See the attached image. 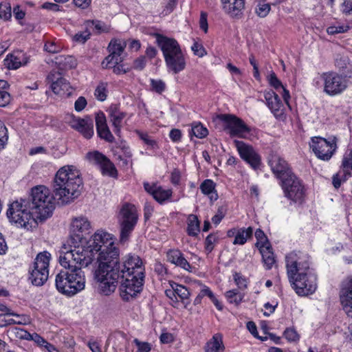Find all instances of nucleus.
Here are the masks:
<instances>
[{
  "label": "nucleus",
  "instance_id": "f257e3e1",
  "mask_svg": "<svg viewBox=\"0 0 352 352\" xmlns=\"http://www.w3.org/2000/svg\"><path fill=\"white\" fill-rule=\"evenodd\" d=\"M98 268L94 272V279L98 283L100 294L109 296L116 291L121 270L119 249L114 243L106 245L98 251Z\"/></svg>",
  "mask_w": 352,
  "mask_h": 352
},
{
  "label": "nucleus",
  "instance_id": "f03ea898",
  "mask_svg": "<svg viewBox=\"0 0 352 352\" xmlns=\"http://www.w3.org/2000/svg\"><path fill=\"white\" fill-rule=\"evenodd\" d=\"M287 274L292 287L299 296L312 294L317 288V277L309 266V258L291 252L285 257Z\"/></svg>",
  "mask_w": 352,
  "mask_h": 352
},
{
  "label": "nucleus",
  "instance_id": "7ed1b4c3",
  "mask_svg": "<svg viewBox=\"0 0 352 352\" xmlns=\"http://www.w3.org/2000/svg\"><path fill=\"white\" fill-rule=\"evenodd\" d=\"M82 189V179L79 170L67 165L56 172L53 183L55 198L62 204H68L78 198Z\"/></svg>",
  "mask_w": 352,
  "mask_h": 352
},
{
  "label": "nucleus",
  "instance_id": "20e7f679",
  "mask_svg": "<svg viewBox=\"0 0 352 352\" xmlns=\"http://www.w3.org/2000/svg\"><path fill=\"white\" fill-rule=\"evenodd\" d=\"M91 246L89 241L72 243L69 248L64 245L60 252L59 263L62 267H87L96 258L97 249Z\"/></svg>",
  "mask_w": 352,
  "mask_h": 352
},
{
  "label": "nucleus",
  "instance_id": "39448f33",
  "mask_svg": "<svg viewBox=\"0 0 352 352\" xmlns=\"http://www.w3.org/2000/svg\"><path fill=\"white\" fill-rule=\"evenodd\" d=\"M156 42L162 52L168 71L178 74L186 67L184 55L178 42L173 38L156 34Z\"/></svg>",
  "mask_w": 352,
  "mask_h": 352
},
{
  "label": "nucleus",
  "instance_id": "423d86ee",
  "mask_svg": "<svg viewBox=\"0 0 352 352\" xmlns=\"http://www.w3.org/2000/svg\"><path fill=\"white\" fill-rule=\"evenodd\" d=\"M54 198L45 186H36L32 188L30 199V207L36 217L41 221L50 217L55 208Z\"/></svg>",
  "mask_w": 352,
  "mask_h": 352
},
{
  "label": "nucleus",
  "instance_id": "0eeeda50",
  "mask_svg": "<svg viewBox=\"0 0 352 352\" xmlns=\"http://www.w3.org/2000/svg\"><path fill=\"white\" fill-rule=\"evenodd\" d=\"M34 212L30 207V201L25 199L16 200L9 205L6 214L9 221L19 228L28 229L35 223Z\"/></svg>",
  "mask_w": 352,
  "mask_h": 352
},
{
  "label": "nucleus",
  "instance_id": "6e6552de",
  "mask_svg": "<svg viewBox=\"0 0 352 352\" xmlns=\"http://www.w3.org/2000/svg\"><path fill=\"white\" fill-rule=\"evenodd\" d=\"M138 219V212L135 205L130 203H124L122 205L118 215L120 243L124 244L129 240Z\"/></svg>",
  "mask_w": 352,
  "mask_h": 352
},
{
  "label": "nucleus",
  "instance_id": "1a4fd4ad",
  "mask_svg": "<svg viewBox=\"0 0 352 352\" xmlns=\"http://www.w3.org/2000/svg\"><path fill=\"white\" fill-rule=\"evenodd\" d=\"M320 79L323 83V91L329 96L342 94L349 87V78H352V69L339 74L334 71L322 72Z\"/></svg>",
  "mask_w": 352,
  "mask_h": 352
},
{
  "label": "nucleus",
  "instance_id": "9d476101",
  "mask_svg": "<svg viewBox=\"0 0 352 352\" xmlns=\"http://www.w3.org/2000/svg\"><path fill=\"white\" fill-rule=\"evenodd\" d=\"M50 258L51 254L47 252L37 254L30 270L29 280L34 285L41 286L47 280Z\"/></svg>",
  "mask_w": 352,
  "mask_h": 352
},
{
  "label": "nucleus",
  "instance_id": "9b49d317",
  "mask_svg": "<svg viewBox=\"0 0 352 352\" xmlns=\"http://www.w3.org/2000/svg\"><path fill=\"white\" fill-rule=\"evenodd\" d=\"M144 282V278L126 273V276L118 281L120 283L119 290L121 298L126 302L135 298L142 292Z\"/></svg>",
  "mask_w": 352,
  "mask_h": 352
},
{
  "label": "nucleus",
  "instance_id": "f8f14e48",
  "mask_svg": "<svg viewBox=\"0 0 352 352\" xmlns=\"http://www.w3.org/2000/svg\"><path fill=\"white\" fill-rule=\"evenodd\" d=\"M337 138L327 140L322 137H313L309 142L310 148L316 156L323 161H329L337 149Z\"/></svg>",
  "mask_w": 352,
  "mask_h": 352
},
{
  "label": "nucleus",
  "instance_id": "ddd939ff",
  "mask_svg": "<svg viewBox=\"0 0 352 352\" xmlns=\"http://www.w3.org/2000/svg\"><path fill=\"white\" fill-rule=\"evenodd\" d=\"M90 221L85 216H79L72 219L70 226L71 243H82L86 241V236L91 232Z\"/></svg>",
  "mask_w": 352,
  "mask_h": 352
},
{
  "label": "nucleus",
  "instance_id": "4468645a",
  "mask_svg": "<svg viewBox=\"0 0 352 352\" xmlns=\"http://www.w3.org/2000/svg\"><path fill=\"white\" fill-rule=\"evenodd\" d=\"M223 122V129L230 137L244 138L250 132V129L239 118L232 114H222L219 116Z\"/></svg>",
  "mask_w": 352,
  "mask_h": 352
},
{
  "label": "nucleus",
  "instance_id": "2eb2a0df",
  "mask_svg": "<svg viewBox=\"0 0 352 352\" xmlns=\"http://www.w3.org/2000/svg\"><path fill=\"white\" fill-rule=\"evenodd\" d=\"M285 196L294 202L301 203L305 197V189L300 180L292 174L281 182Z\"/></svg>",
  "mask_w": 352,
  "mask_h": 352
},
{
  "label": "nucleus",
  "instance_id": "dca6fc26",
  "mask_svg": "<svg viewBox=\"0 0 352 352\" xmlns=\"http://www.w3.org/2000/svg\"><path fill=\"white\" fill-rule=\"evenodd\" d=\"M126 46V41L121 39H112L109 45V55L102 62L103 68L111 67L112 64L121 63L124 58L122 56Z\"/></svg>",
  "mask_w": 352,
  "mask_h": 352
},
{
  "label": "nucleus",
  "instance_id": "f3484780",
  "mask_svg": "<svg viewBox=\"0 0 352 352\" xmlns=\"http://www.w3.org/2000/svg\"><path fill=\"white\" fill-rule=\"evenodd\" d=\"M121 270L123 272V274L120 275L119 280L125 277L126 273L144 278V266L142 259L138 255L129 254L126 256L123 262L121 263Z\"/></svg>",
  "mask_w": 352,
  "mask_h": 352
},
{
  "label": "nucleus",
  "instance_id": "a211bd4d",
  "mask_svg": "<svg viewBox=\"0 0 352 352\" xmlns=\"http://www.w3.org/2000/svg\"><path fill=\"white\" fill-rule=\"evenodd\" d=\"M234 143L241 158L249 164L253 169L258 168L261 159L254 148L243 141L234 140Z\"/></svg>",
  "mask_w": 352,
  "mask_h": 352
},
{
  "label": "nucleus",
  "instance_id": "6ab92c4d",
  "mask_svg": "<svg viewBox=\"0 0 352 352\" xmlns=\"http://www.w3.org/2000/svg\"><path fill=\"white\" fill-rule=\"evenodd\" d=\"M47 80L51 84L52 91L62 97H69L72 94V87L67 80L62 76V74L53 70L47 76Z\"/></svg>",
  "mask_w": 352,
  "mask_h": 352
},
{
  "label": "nucleus",
  "instance_id": "aec40b11",
  "mask_svg": "<svg viewBox=\"0 0 352 352\" xmlns=\"http://www.w3.org/2000/svg\"><path fill=\"white\" fill-rule=\"evenodd\" d=\"M264 98L266 104L274 116L279 120H286L285 108L278 95L274 91H265Z\"/></svg>",
  "mask_w": 352,
  "mask_h": 352
},
{
  "label": "nucleus",
  "instance_id": "412c9836",
  "mask_svg": "<svg viewBox=\"0 0 352 352\" xmlns=\"http://www.w3.org/2000/svg\"><path fill=\"white\" fill-rule=\"evenodd\" d=\"M87 159L93 164L99 166L102 175L111 177L117 175L114 164L103 154L98 151L89 152L87 154Z\"/></svg>",
  "mask_w": 352,
  "mask_h": 352
},
{
  "label": "nucleus",
  "instance_id": "4be33fe9",
  "mask_svg": "<svg viewBox=\"0 0 352 352\" xmlns=\"http://www.w3.org/2000/svg\"><path fill=\"white\" fill-rule=\"evenodd\" d=\"M268 164L273 173L280 182L294 174L287 162L278 155H272Z\"/></svg>",
  "mask_w": 352,
  "mask_h": 352
},
{
  "label": "nucleus",
  "instance_id": "5701e85b",
  "mask_svg": "<svg viewBox=\"0 0 352 352\" xmlns=\"http://www.w3.org/2000/svg\"><path fill=\"white\" fill-rule=\"evenodd\" d=\"M63 267L67 269L69 274V283L72 287L69 292H72V296L83 290L85 287V276L82 269L75 266Z\"/></svg>",
  "mask_w": 352,
  "mask_h": 352
},
{
  "label": "nucleus",
  "instance_id": "b1692460",
  "mask_svg": "<svg viewBox=\"0 0 352 352\" xmlns=\"http://www.w3.org/2000/svg\"><path fill=\"white\" fill-rule=\"evenodd\" d=\"M340 298L344 310L349 317H352V277L342 282Z\"/></svg>",
  "mask_w": 352,
  "mask_h": 352
},
{
  "label": "nucleus",
  "instance_id": "393cba45",
  "mask_svg": "<svg viewBox=\"0 0 352 352\" xmlns=\"http://www.w3.org/2000/svg\"><path fill=\"white\" fill-rule=\"evenodd\" d=\"M71 126L87 139L91 138L94 135V123L89 116L85 118H73L71 121Z\"/></svg>",
  "mask_w": 352,
  "mask_h": 352
},
{
  "label": "nucleus",
  "instance_id": "a878e982",
  "mask_svg": "<svg viewBox=\"0 0 352 352\" xmlns=\"http://www.w3.org/2000/svg\"><path fill=\"white\" fill-rule=\"evenodd\" d=\"M144 190L160 204L164 203L165 201L170 199L172 196L173 191L171 189H164L156 184H149L148 182L144 183Z\"/></svg>",
  "mask_w": 352,
  "mask_h": 352
},
{
  "label": "nucleus",
  "instance_id": "bb28decb",
  "mask_svg": "<svg viewBox=\"0 0 352 352\" xmlns=\"http://www.w3.org/2000/svg\"><path fill=\"white\" fill-rule=\"evenodd\" d=\"M28 62V57L20 50L14 51L7 55L4 60V65L9 69H16Z\"/></svg>",
  "mask_w": 352,
  "mask_h": 352
},
{
  "label": "nucleus",
  "instance_id": "cd10ccee",
  "mask_svg": "<svg viewBox=\"0 0 352 352\" xmlns=\"http://www.w3.org/2000/svg\"><path fill=\"white\" fill-rule=\"evenodd\" d=\"M224 11L232 18H240L245 8V0H221Z\"/></svg>",
  "mask_w": 352,
  "mask_h": 352
},
{
  "label": "nucleus",
  "instance_id": "c85d7f7f",
  "mask_svg": "<svg viewBox=\"0 0 352 352\" xmlns=\"http://www.w3.org/2000/svg\"><path fill=\"white\" fill-rule=\"evenodd\" d=\"M55 285L57 290L65 295L72 296L71 285L69 283V274L67 269L64 268L58 273L55 278Z\"/></svg>",
  "mask_w": 352,
  "mask_h": 352
},
{
  "label": "nucleus",
  "instance_id": "c756f323",
  "mask_svg": "<svg viewBox=\"0 0 352 352\" xmlns=\"http://www.w3.org/2000/svg\"><path fill=\"white\" fill-rule=\"evenodd\" d=\"M167 261L188 272H191L192 267L184 258V254L178 249L169 250L166 253Z\"/></svg>",
  "mask_w": 352,
  "mask_h": 352
},
{
  "label": "nucleus",
  "instance_id": "7c9ffc66",
  "mask_svg": "<svg viewBox=\"0 0 352 352\" xmlns=\"http://www.w3.org/2000/svg\"><path fill=\"white\" fill-rule=\"evenodd\" d=\"M88 241L91 246L97 249V252L106 245L110 246V243H113L111 235L104 230H97Z\"/></svg>",
  "mask_w": 352,
  "mask_h": 352
},
{
  "label": "nucleus",
  "instance_id": "2f4dec72",
  "mask_svg": "<svg viewBox=\"0 0 352 352\" xmlns=\"http://www.w3.org/2000/svg\"><path fill=\"white\" fill-rule=\"evenodd\" d=\"M110 121L113 126V131L116 134H119L122 126V122L126 114L120 111L119 107L116 104L111 105L108 110Z\"/></svg>",
  "mask_w": 352,
  "mask_h": 352
},
{
  "label": "nucleus",
  "instance_id": "473e14b6",
  "mask_svg": "<svg viewBox=\"0 0 352 352\" xmlns=\"http://www.w3.org/2000/svg\"><path fill=\"white\" fill-rule=\"evenodd\" d=\"M224 349L223 336L221 333H215L204 346L205 352H223Z\"/></svg>",
  "mask_w": 352,
  "mask_h": 352
},
{
  "label": "nucleus",
  "instance_id": "72a5a7b5",
  "mask_svg": "<svg viewBox=\"0 0 352 352\" xmlns=\"http://www.w3.org/2000/svg\"><path fill=\"white\" fill-rule=\"evenodd\" d=\"M259 251L262 255L265 268L267 270L272 269L276 261L271 245L268 244L267 245L260 246Z\"/></svg>",
  "mask_w": 352,
  "mask_h": 352
},
{
  "label": "nucleus",
  "instance_id": "f704fd0d",
  "mask_svg": "<svg viewBox=\"0 0 352 352\" xmlns=\"http://www.w3.org/2000/svg\"><path fill=\"white\" fill-rule=\"evenodd\" d=\"M216 184L212 179H205L200 185L201 192L208 196L210 200L213 202L217 200L219 196L215 190Z\"/></svg>",
  "mask_w": 352,
  "mask_h": 352
},
{
  "label": "nucleus",
  "instance_id": "c9c22d12",
  "mask_svg": "<svg viewBox=\"0 0 352 352\" xmlns=\"http://www.w3.org/2000/svg\"><path fill=\"white\" fill-rule=\"evenodd\" d=\"M186 232L190 236H197L200 232V221L195 214H189L187 219Z\"/></svg>",
  "mask_w": 352,
  "mask_h": 352
},
{
  "label": "nucleus",
  "instance_id": "e433bc0d",
  "mask_svg": "<svg viewBox=\"0 0 352 352\" xmlns=\"http://www.w3.org/2000/svg\"><path fill=\"white\" fill-rule=\"evenodd\" d=\"M253 234V228L248 227V228H239L236 237L233 241L234 245H243L249 238Z\"/></svg>",
  "mask_w": 352,
  "mask_h": 352
},
{
  "label": "nucleus",
  "instance_id": "4c0bfd02",
  "mask_svg": "<svg viewBox=\"0 0 352 352\" xmlns=\"http://www.w3.org/2000/svg\"><path fill=\"white\" fill-rule=\"evenodd\" d=\"M225 296L230 303L236 305H239L244 298V294L239 292L236 289L226 292Z\"/></svg>",
  "mask_w": 352,
  "mask_h": 352
},
{
  "label": "nucleus",
  "instance_id": "58836bf2",
  "mask_svg": "<svg viewBox=\"0 0 352 352\" xmlns=\"http://www.w3.org/2000/svg\"><path fill=\"white\" fill-rule=\"evenodd\" d=\"M56 63L58 64L62 69H71L75 67L76 65V61L74 57L67 56H59L56 57Z\"/></svg>",
  "mask_w": 352,
  "mask_h": 352
},
{
  "label": "nucleus",
  "instance_id": "ea45409f",
  "mask_svg": "<svg viewBox=\"0 0 352 352\" xmlns=\"http://www.w3.org/2000/svg\"><path fill=\"white\" fill-rule=\"evenodd\" d=\"M8 333L11 337H14L19 339L30 340L32 334L23 329L19 327H11L8 330Z\"/></svg>",
  "mask_w": 352,
  "mask_h": 352
},
{
  "label": "nucleus",
  "instance_id": "a19ab883",
  "mask_svg": "<svg viewBox=\"0 0 352 352\" xmlns=\"http://www.w3.org/2000/svg\"><path fill=\"white\" fill-rule=\"evenodd\" d=\"M219 240V236L218 233H211L206 238L205 240V250L209 254L210 253L214 248V246L217 243H218Z\"/></svg>",
  "mask_w": 352,
  "mask_h": 352
},
{
  "label": "nucleus",
  "instance_id": "79ce46f5",
  "mask_svg": "<svg viewBox=\"0 0 352 352\" xmlns=\"http://www.w3.org/2000/svg\"><path fill=\"white\" fill-rule=\"evenodd\" d=\"M341 168H342L344 173L342 180L345 181L351 176V171L352 170V161L349 159V157L344 155Z\"/></svg>",
  "mask_w": 352,
  "mask_h": 352
},
{
  "label": "nucleus",
  "instance_id": "37998d69",
  "mask_svg": "<svg viewBox=\"0 0 352 352\" xmlns=\"http://www.w3.org/2000/svg\"><path fill=\"white\" fill-rule=\"evenodd\" d=\"M173 286L175 288L177 296H178L182 301L184 302L185 300H188L190 292L186 287L175 283H173Z\"/></svg>",
  "mask_w": 352,
  "mask_h": 352
},
{
  "label": "nucleus",
  "instance_id": "c03bdc74",
  "mask_svg": "<svg viewBox=\"0 0 352 352\" xmlns=\"http://www.w3.org/2000/svg\"><path fill=\"white\" fill-rule=\"evenodd\" d=\"M12 12L11 6L9 2H2L0 3V19L4 21H8L11 19Z\"/></svg>",
  "mask_w": 352,
  "mask_h": 352
},
{
  "label": "nucleus",
  "instance_id": "a18cd8bd",
  "mask_svg": "<svg viewBox=\"0 0 352 352\" xmlns=\"http://www.w3.org/2000/svg\"><path fill=\"white\" fill-rule=\"evenodd\" d=\"M98 136L101 139H104L108 142H113L114 141V137L110 131L107 125L102 126L96 129Z\"/></svg>",
  "mask_w": 352,
  "mask_h": 352
},
{
  "label": "nucleus",
  "instance_id": "49530a36",
  "mask_svg": "<svg viewBox=\"0 0 352 352\" xmlns=\"http://www.w3.org/2000/svg\"><path fill=\"white\" fill-rule=\"evenodd\" d=\"M192 134L198 138H204L208 134V129L204 127L201 123H197L192 126Z\"/></svg>",
  "mask_w": 352,
  "mask_h": 352
},
{
  "label": "nucleus",
  "instance_id": "de8ad7c7",
  "mask_svg": "<svg viewBox=\"0 0 352 352\" xmlns=\"http://www.w3.org/2000/svg\"><path fill=\"white\" fill-rule=\"evenodd\" d=\"M137 133L138 134L139 138L148 146L153 149L158 148L157 142L154 139H153L148 133L140 131H138Z\"/></svg>",
  "mask_w": 352,
  "mask_h": 352
},
{
  "label": "nucleus",
  "instance_id": "09e8293b",
  "mask_svg": "<svg viewBox=\"0 0 352 352\" xmlns=\"http://www.w3.org/2000/svg\"><path fill=\"white\" fill-rule=\"evenodd\" d=\"M270 9L271 7L269 3L259 2L255 8V12L259 17L263 18L269 14Z\"/></svg>",
  "mask_w": 352,
  "mask_h": 352
},
{
  "label": "nucleus",
  "instance_id": "8fccbe9b",
  "mask_svg": "<svg viewBox=\"0 0 352 352\" xmlns=\"http://www.w3.org/2000/svg\"><path fill=\"white\" fill-rule=\"evenodd\" d=\"M335 65L340 69L342 74H343L344 72H348L349 68L352 69V65L349 64V60L346 57H340L337 58L336 60Z\"/></svg>",
  "mask_w": 352,
  "mask_h": 352
},
{
  "label": "nucleus",
  "instance_id": "3c124183",
  "mask_svg": "<svg viewBox=\"0 0 352 352\" xmlns=\"http://www.w3.org/2000/svg\"><path fill=\"white\" fill-rule=\"evenodd\" d=\"M151 90L161 94L166 89V83L162 80L151 79Z\"/></svg>",
  "mask_w": 352,
  "mask_h": 352
},
{
  "label": "nucleus",
  "instance_id": "603ef678",
  "mask_svg": "<svg viewBox=\"0 0 352 352\" xmlns=\"http://www.w3.org/2000/svg\"><path fill=\"white\" fill-rule=\"evenodd\" d=\"M255 237L257 239L256 245L258 248H260V246L267 245L268 244H270L264 232L261 229H257L256 230Z\"/></svg>",
  "mask_w": 352,
  "mask_h": 352
},
{
  "label": "nucleus",
  "instance_id": "864d4df0",
  "mask_svg": "<svg viewBox=\"0 0 352 352\" xmlns=\"http://www.w3.org/2000/svg\"><path fill=\"white\" fill-rule=\"evenodd\" d=\"M8 140V130L3 122L0 120V151L4 148Z\"/></svg>",
  "mask_w": 352,
  "mask_h": 352
},
{
  "label": "nucleus",
  "instance_id": "5fc2aeb1",
  "mask_svg": "<svg viewBox=\"0 0 352 352\" xmlns=\"http://www.w3.org/2000/svg\"><path fill=\"white\" fill-rule=\"evenodd\" d=\"M267 81L270 85L274 87L275 89H278L279 88H283V85L280 80L277 78L276 74L272 72L267 77Z\"/></svg>",
  "mask_w": 352,
  "mask_h": 352
},
{
  "label": "nucleus",
  "instance_id": "6e6d98bb",
  "mask_svg": "<svg viewBox=\"0 0 352 352\" xmlns=\"http://www.w3.org/2000/svg\"><path fill=\"white\" fill-rule=\"evenodd\" d=\"M106 85L103 82L100 83L96 90H95V96L98 100L104 101L107 98L106 94Z\"/></svg>",
  "mask_w": 352,
  "mask_h": 352
},
{
  "label": "nucleus",
  "instance_id": "4d7b16f0",
  "mask_svg": "<svg viewBox=\"0 0 352 352\" xmlns=\"http://www.w3.org/2000/svg\"><path fill=\"white\" fill-rule=\"evenodd\" d=\"M283 335L289 342H296L299 340V335L294 328H287Z\"/></svg>",
  "mask_w": 352,
  "mask_h": 352
},
{
  "label": "nucleus",
  "instance_id": "13d9d810",
  "mask_svg": "<svg viewBox=\"0 0 352 352\" xmlns=\"http://www.w3.org/2000/svg\"><path fill=\"white\" fill-rule=\"evenodd\" d=\"M350 29L349 25H338L330 26L327 28V32L329 34H336L339 33L346 32Z\"/></svg>",
  "mask_w": 352,
  "mask_h": 352
},
{
  "label": "nucleus",
  "instance_id": "bf43d9fd",
  "mask_svg": "<svg viewBox=\"0 0 352 352\" xmlns=\"http://www.w3.org/2000/svg\"><path fill=\"white\" fill-rule=\"evenodd\" d=\"M234 280L239 289H244L247 287V280L240 273L235 272Z\"/></svg>",
  "mask_w": 352,
  "mask_h": 352
},
{
  "label": "nucleus",
  "instance_id": "052dcab7",
  "mask_svg": "<svg viewBox=\"0 0 352 352\" xmlns=\"http://www.w3.org/2000/svg\"><path fill=\"white\" fill-rule=\"evenodd\" d=\"M133 342L138 347V352H150L151 350V346L148 342H141L137 338L133 340Z\"/></svg>",
  "mask_w": 352,
  "mask_h": 352
},
{
  "label": "nucleus",
  "instance_id": "680f3d73",
  "mask_svg": "<svg viewBox=\"0 0 352 352\" xmlns=\"http://www.w3.org/2000/svg\"><path fill=\"white\" fill-rule=\"evenodd\" d=\"M87 26L93 25L94 29L97 30L98 32L108 31V28L106 27L104 23L100 21H88L87 22Z\"/></svg>",
  "mask_w": 352,
  "mask_h": 352
},
{
  "label": "nucleus",
  "instance_id": "e2e57ef3",
  "mask_svg": "<svg viewBox=\"0 0 352 352\" xmlns=\"http://www.w3.org/2000/svg\"><path fill=\"white\" fill-rule=\"evenodd\" d=\"M96 129L100 127L105 126L107 125V119L104 113L102 111H99L96 115Z\"/></svg>",
  "mask_w": 352,
  "mask_h": 352
},
{
  "label": "nucleus",
  "instance_id": "0e129e2a",
  "mask_svg": "<svg viewBox=\"0 0 352 352\" xmlns=\"http://www.w3.org/2000/svg\"><path fill=\"white\" fill-rule=\"evenodd\" d=\"M111 67L110 68H113V72L116 74H126L129 71V67H125L124 65L121 63L118 64H112L111 65Z\"/></svg>",
  "mask_w": 352,
  "mask_h": 352
},
{
  "label": "nucleus",
  "instance_id": "69168bd1",
  "mask_svg": "<svg viewBox=\"0 0 352 352\" xmlns=\"http://www.w3.org/2000/svg\"><path fill=\"white\" fill-rule=\"evenodd\" d=\"M192 50L194 54L199 57H203L206 54V51L204 47L199 43L195 42L192 46L191 47Z\"/></svg>",
  "mask_w": 352,
  "mask_h": 352
},
{
  "label": "nucleus",
  "instance_id": "338daca9",
  "mask_svg": "<svg viewBox=\"0 0 352 352\" xmlns=\"http://www.w3.org/2000/svg\"><path fill=\"white\" fill-rule=\"evenodd\" d=\"M146 65V57L144 56H141L134 60L133 67L135 69L141 71V70L144 69Z\"/></svg>",
  "mask_w": 352,
  "mask_h": 352
},
{
  "label": "nucleus",
  "instance_id": "774afa93",
  "mask_svg": "<svg viewBox=\"0 0 352 352\" xmlns=\"http://www.w3.org/2000/svg\"><path fill=\"white\" fill-rule=\"evenodd\" d=\"M342 12L346 14L352 16V0H344L342 4Z\"/></svg>",
  "mask_w": 352,
  "mask_h": 352
}]
</instances>
